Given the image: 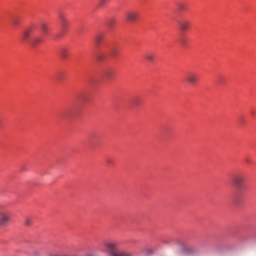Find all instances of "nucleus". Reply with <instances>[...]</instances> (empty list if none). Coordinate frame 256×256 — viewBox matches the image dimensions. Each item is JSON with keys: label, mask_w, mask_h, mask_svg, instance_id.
Wrapping results in <instances>:
<instances>
[{"label": "nucleus", "mask_w": 256, "mask_h": 256, "mask_svg": "<svg viewBox=\"0 0 256 256\" xmlns=\"http://www.w3.org/2000/svg\"><path fill=\"white\" fill-rule=\"evenodd\" d=\"M177 7L180 12L186 11V4L179 3Z\"/></svg>", "instance_id": "nucleus-12"}, {"label": "nucleus", "mask_w": 256, "mask_h": 256, "mask_svg": "<svg viewBox=\"0 0 256 256\" xmlns=\"http://www.w3.org/2000/svg\"><path fill=\"white\" fill-rule=\"evenodd\" d=\"M12 23H13L14 26H18L20 22H19V19H18V18H14V19L12 20Z\"/></svg>", "instance_id": "nucleus-16"}, {"label": "nucleus", "mask_w": 256, "mask_h": 256, "mask_svg": "<svg viewBox=\"0 0 256 256\" xmlns=\"http://www.w3.org/2000/svg\"><path fill=\"white\" fill-rule=\"evenodd\" d=\"M186 82L190 85H195L198 82V76L196 73L189 72L186 74Z\"/></svg>", "instance_id": "nucleus-5"}, {"label": "nucleus", "mask_w": 256, "mask_h": 256, "mask_svg": "<svg viewBox=\"0 0 256 256\" xmlns=\"http://www.w3.org/2000/svg\"><path fill=\"white\" fill-rule=\"evenodd\" d=\"M61 56H62L63 58H67V56H68V50H67V49H63L62 52H61Z\"/></svg>", "instance_id": "nucleus-15"}, {"label": "nucleus", "mask_w": 256, "mask_h": 256, "mask_svg": "<svg viewBox=\"0 0 256 256\" xmlns=\"http://www.w3.org/2000/svg\"><path fill=\"white\" fill-rule=\"evenodd\" d=\"M106 0H102V3H105Z\"/></svg>", "instance_id": "nucleus-20"}, {"label": "nucleus", "mask_w": 256, "mask_h": 256, "mask_svg": "<svg viewBox=\"0 0 256 256\" xmlns=\"http://www.w3.org/2000/svg\"><path fill=\"white\" fill-rule=\"evenodd\" d=\"M12 213L8 211L0 212V227H6L11 221Z\"/></svg>", "instance_id": "nucleus-4"}, {"label": "nucleus", "mask_w": 256, "mask_h": 256, "mask_svg": "<svg viewBox=\"0 0 256 256\" xmlns=\"http://www.w3.org/2000/svg\"><path fill=\"white\" fill-rule=\"evenodd\" d=\"M145 58L148 62L152 63L155 61V55L153 53H148L145 55Z\"/></svg>", "instance_id": "nucleus-10"}, {"label": "nucleus", "mask_w": 256, "mask_h": 256, "mask_svg": "<svg viewBox=\"0 0 256 256\" xmlns=\"http://www.w3.org/2000/svg\"><path fill=\"white\" fill-rule=\"evenodd\" d=\"M133 104H134L135 106H138V104H139V99H134V100H133Z\"/></svg>", "instance_id": "nucleus-19"}, {"label": "nucleus", "mask_w": 256, "mask_h": 256, "mask_svg": "<svg viewBox=\"0 0 256 256\" xmlns=\"http://www.w3.org/2000/svg\"><path fill=\"white\" fill-rule=\"evenodd\" d=\"M245 180L246 177L243 174H236L233 179L232 182L234 184V186L237 187V189H244L245 187Z\"/></svg>", "instance_id": "nucleus-3"}, {"label": "nucleus", "mask_w": 256, "mask_h": 256, "mask_svg": "<svg viewBox=\"0 0 256 256\" xmlns=\"http://www.w3.org/2000/svg\"><path fill=\"white\" fill-rule=\"evenodd\" d=\"M105 247L109 252L110 256H134L131 251L119 250V242L111 240L105 243Z\"/></svg>", "instance_id": "nucleus-2"}, {"label": "nucleus", "mask_w": 256, "mask_h": 256, "mask_svg": "<svg viewBox=\"0 0 256 256\" xmlns=\"http://www.w3.org/2000/svg\"><path fill=\"white\" fill-rule=\"evenodd\" d=\"M117 54H118L117 49H112V50H111V55H112V56H117Z\"/></svg>", "instance_id": "nucleus-18"}, {"label": "nucleus", "mask_w": 256, "mask_h": 256, "mask_svg": "<svg viewBox=\"0 0 256 256\" xmlns=\"http://www.w3.org/2000/svg\"><path fill=\"white\" fill-rule=\"evenodd\" d=\"M60 25L63 31H65L69 26V20L66 18L65 14L59 15Z\"/></svg>", "instance_id": "nucleus-7"}, {"label": "nucleus", "mask_w": 256, "mask_h": 256, "mask_svg": "<svg viewBox=\"0 0 256 256\" xmlns=\"http://www.w3.org/2000/svg\"><path fill=\"white\" fill-rule=\"evenodd\" d=\"M35 30V26H27L24 28L21 34V41L24 44L36 46L43 42V38L41 36H33Z\"/></svg>", "instance_id": "nucleus-1"}, {"label": "nucleus", "mask_w": 256, "mask_h": 256, "mask_svg": "<svg viewBox=\"0 0 256 256\" xmlns=\"http://www.w3.org/2000/svg\"><path fill=\"white\" fill-rule=\"evenodd\" d=\"M178 25L182 32H186L190 28V22L187 20L178 21Z\"/></svg>", "instance_id": "nucleus-8"}, {"label": "nucleus", "mask_w": 256, "mask_h": 256, "mask_svg": "<svg viewBox=\"0 0 256 256\" xmlns=\"http://www.w3.org/2000/svg\"><path fill=\"white\" fill-rule=\"evenodd\" d=\"M114 23H115V20H114V19H110V20L108 21V26H109L110 28H112L113 25H114Z\"/></svg>", "instance_id": "nucleus-17"}, {"label": "nucleus", "mask_w": 256, "mask_h": 256, "mask_svg": "<svg viewBox=\"0 0 256 256\" xmlns=\"http://www.w3.org/2000/svg\"><path fill=\"white\" fill-rule=\"evenodd\" d=\"M48 256H69V255L51 252V253L48 254Z\"/></svg>", "instance_id": "nucleus-14"}, {"label": "nucleus", "mask_w": 256, "mask_h": 256, "mask_svg": "<svg viewBox=\"0 0 256 256\" xmlns=\"http://www.w3.org/2000/svg\"><path fill=\"white\" fill-rule=\"evenodd\" d=\"M138 18H139V14L136 11H128L126 13V19L129 22H136Z\"/></svg>", "instance_id": "nucleus-6"}, {"label": "nucleus", "mask_w": 256, "mask_h": 256, "mask_svg": "<svg viewBox=\"0 0 256 256\" xmlns=\"http://www.w3.org/2000/svg\"><path fill=\"white\" fill-rule=\"evenodd\" d=\"M40 28L44 35H47L50 32V27L46 23H41Z\"/></svg>", "instance_id": "nucleus-9"}, {"label": "nucleus", "mask_w": 256, "mask_h": 256, "mask_svg": "<svg viewBox=\"0 0 256 256\" xmlns=\"http://www.w3.org/2000/svg\"><path fill=\"white\" fill-rule=\"evenodd\" d=\"M104 39V36L103 35H97L96 38H95V41L96 43H100L102 42Z\"/></svg>", "instance_id": "nucleus-13"}, {"label": "nucleus", "mask_w": 256, "mask_h": 256, "mask_svg": "<svg viewBox=\"0 0 256 256\" xmlns=\"http://www.w3.org/2000/svg\"><path fill=\"white\" fill-rule=\"evenodd\" d=\"M32 223H33V220H32L31 217H26L25 218V222H24L25 226L29 227V226L32 225Z\"/></svg>", "instance_id": "nucleus-11"}]
</instances>
